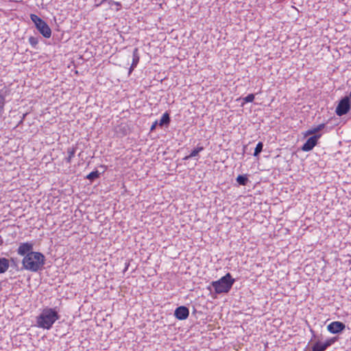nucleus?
Here are the masks:
<instances>
[{
	"label": "nucleus",
	"mask_w": 351,
	"mask_h": 351,
	"mask_svg": "<svg viewBox=\"0 0 351 351\" xmlns=\"http://www.w3.org/2000/svg\"><path fill=\"white\" fill-rule=\"evenodd\" d=\"M60 308L58 306L53 308L45 307L36 317V326L43 329L50 330L54 323L60 319Z\"/></svg>",
	"instance_id": "1"
},
{
	"label": "nucleus",
	"mask_w": 351,
	"mask_h": 351,
	"mask_svg": "<svg viewBox=\"0 0 351 351\" xmlns=\"http://www.w3.org/2000/svg\"><path fill=\"white\" fill-rule=\"evenodd\" d=\"M45 261V257L41 252L30 253L23 257L22 260V269L32 272H38L43 269Z\"/></svg>",
	"instance_id": "2"
},
{
	"label": "nucleus",
	"mask_w": 351,
	"mask_h": 351,
	"mask_svg": "<svg viewBox=\"0 0 351 351\" xmlns=\"http://www.w3.org/2000/svg\"><path fill=\"white\" fill-rule=\"evenodd\" d=\"M235 281L231 274L227 273L218 280L212 281L210 285L217 294L227 293L231 290Z\"/></svg>",
	"instance_id": "3"
},
{
	"label": "nucleus",
	"mask_w": 351,
	"mask_h": 351,
	"mask_svg": "<svg viewBox=\"0 0 351 351\" xmlns=\"http://www.w3.org/2000/svg\"><path fill=\"white\" fill-rule=\"evenodd\" d=\"M310 332L312 335V337L308 343L315 341V343L313 344L310 351H326L329 347L333 345L339 339L337 337H333L328 338L324 341H322L319 339V337L316 335L315 330L311 328H310Z\"/></svg>",
	"instance_id": "4"
},
{
	"label": "nucleus",
	"mask_w": 351,
	"mask_h": 351,
	"mask_svg": "<svg viewBox=\"0 0 351 351\" xmlns=\"http://www.w3.org/2000/svg\"><path fill=\"white\" fill-rule=\"evenodd\" d=\"M30 19L34 23L38 30L44 37L49 38L51 36V29L43 19L34 14L30 15Z\"/></svg>",
	"instance_id": "5"
},
{
	"label": "nucleus",
	"mask_w": 351,
	"mask_h": 351,
	"mask_svg": "<svg viewBox=\"0 0 351 351\" xmlns=\"http://www.w3.org/2000/svg\"><path fill=\"white\" fill-rule=\"evenodd\" d=\"M34 243L32 242H24L21 243L19 245L18 249L16 250V252L19 255L25 257L27 254L30 253H34Z\"/></svg>",
	"instance_id": "6"
},
{
	"label": "nucleus",
	"mask_w": 351,
	"mask_h": 351,
	"mask_svg": "<svg viewBox=\"0 0 351 351\" xmlns=\"http://www.w3.org/2000/svg\"><path fill=\"white\" fill-rule=\"evenodd\" d=\"M345 328V324L339 321L332 322L327 326L328 331L334 335L341 334Z\"/></svg>",
	"instance_id": "7"
},
{
	"label": "nucleus",
	"mask_w": 351,
	"mask_h": 351,
	"mask_svg": "<svg viewBox=\"0 0 351 351\" xmlns=\"http://www.w3.org/2000/svg\"><path fill=\"white\" fill-rule=\"evenodd\" d=\"M350 103L347 98L343 97L336 108V114L340 117L346 114L350 109Z\"/></svg>",
	"instance_id": "8"
},
{
	"label": "nucleus",
	"mask_w": 351,
	"mask_h": 351,
	"mask_svg": "<svg viewBox=\"0 0 351 351\" xmlns=\"http://www.w3.org/2000/svg\"><path fill=\"white\" fill-rule=\"evenodd\" d=\"M189 315V309L185 306H180L174 311V316L179 320H184Z\"/></svg>",
	"instance_id": "9"
},
{
	"label": "nucleus",
	"mask_w": 351,
	"mask_h": 351,
	"mask_svg": "<svg viewBox=\"0 0 351 351\" xmlns=\"http://www.w3.org/2000/svg\"><path fill=\"white\" fill-rule=\"evenodd\" d=\"M320 135H315L313 136L310 137L306 141V142L303 145L302 150L305 152L311 150L317 144V141Z\"/></svg>",
	"instance_id": "10"
},
{
	"label": "nucleus",
	"mask_w": 351,
	"mask_h": 351,
	"mask_svg": "<svg viewBox=\"0 0 351 351\" xmlns=\"http://www.w3.org/2000/svg\"><path fill=\"white\" fill-rule=\"evenodd\" d=\"M9 267V260L5 258H0V274L5 273Z\"/></svg>",
	"instance_id": "11"
},
{
	"label": "nucleus",
	"mask_w": 351,
	"mask_h": 351,
	"mask_svg": "<svg viewBox=\"0 0 351 351\" xmlns=\"http://www.w3.org/2000/svg\"><path fill=\"white\" fill-rule=\"evenodd\" d=\"M138 61H139V56L138 55V49L136 48V49H134V50L133 51V61H132V64L130 67V72H131L132 70H133L134 68L136 67Z\"/></svg>",
	"instance_id": "12"
},
{
	"label": "nucleus",
	"mask_w": 351,
	"mask_h": 351,
	"mask_svg": "<svg viewBox=\"0 0 351 351\" xmlns=\"http://www.w3.org/2000/svg\"><path fill=\"white\" fill-rule=\"evenodd\" d=\"M203 147H197V148L193 149L189 155L185 156L184 159L188 160L189 158H196L198 156L199 153L203 150Z\"/></svg>",
	"instance_id": "13"
},
{
	"label": "nucleus",
	"mask_w": 351,
	"mask_h": 351,
	"mask_svg": "<svg viewBox=\"0 0 351 351\" xmlns=\"http://www.w3.org/2000/svg\"><path fill=\"white\" fill-rule=\"evenodd\" d=\"M170 121V118H169V116L167 113H165L162 114L160 120V122H159V125L160 126L165 125V124H167L169 123Z\"/></svg>",
	"instance_id": "14"
},
{
	"label": "nucleus",
	"mask_w": 351,
	"mask_h": 351,
	"mask_svg": "<svg viewBox=\"0 0 351 351\" xmlns=\"http://www.w3.org/2000/svg\"><path fill=\"white\" fill-rule=\"evenodd\" d=\"M75 148L72 147V148H69L67 149V154H68V156L67 158H66V161L68 162H71V158L74 156L75 155Z\"/></svg>",
	"instance_id": "15"
},
{
	"label": "nucleus",
	"mask_w": 351,
	"mask_h": 351,
	"mask_svg": "<svg viewBox=\"0 0 351 351\" xmlns=\"http://www.w3.org/2000/svg\"><path fill=\"white\" fill-rule=\"evenodd\" d=\"M237 182L239 185H246L250 181L248 177H237Z\"/></svg>",
	"instance_id": "16"
},
{
	"label": "nucleus",
	"mask_w": 351,
	"mask_h": 351,
	"mask_svg": "<svg viewBox=\"0 0 351 351\" xmlns=\"http://www.w3.org/2000/svg\"><path fill=\"white\" fill-rule=\"evenodd\" d=\"M263 144L261 142H259L255 148L254 156H258L263 150Z\"/></svg>",
	"instance_id": "17"
},
{
	"label": "nucleus",
	"mask_w": 351,
	"mask_h": 351,
	"mask_svg": "<svg viewBox=\"0 0 351 351\" xmlns=\"http://www.w3.org/2000/svg\"><path fill=\"white\" fill-rule=\"evenodd\" d=\"M243 99L245 101V102H252L254 99V95L249 94L245 97H244Z\"/></svg>",
	"instance_id": "18"
},
{
	"label": "nucleus",
	"mask_w": 351,
	"mask_h": 351,
	"mask_svg": "<svg viewBox=\"0 0 351 351\" xmlns=\"http://www.w3.org/2000/svg\"><path fill=\"white\" fill-rule=\"evenodd\" d=\"M5 104V99L3 96L0 95V115H1L3 111V106Z\"/></svg>",
	"instance_id": "19"
},
{
	"label": "nucleus",
	"mask_w": 351,
	"mask_h": 351,
	"mask_svg": "<svg viewBox=\"0 0 351 351\" xmlns=\"http://www.w3.org/2000/svg\"><path fill=\"white\" fill-rule=\"evenodd\" d=\"M29 42L32 46H36L38 43L37 39L32 36L29 38Z\"/></svg>",
	"instance_id": "20"
},
{
	"label": "nucleus",
	"mask_w": 351,
	"mask_h": 351,
	"mask_svg": "<svg viewBox=\"0 0 351 351\" xmlns=\"http://www.w3.org/2000/svg\"><path fill=\"white\" fill-rule=\"evenodd\" d=\"M10 262L12 264L11 265L14 268H16L18 267V261L16 258H11Z\"/></svg>",
	"instance_id": "21"
},
{
	"label": "nucleus",
	"mask_w": 351,
	"mask_h": 351,
	"mask_svg": "<svg viewBox=\"0 0 351 351\" xmlns=\"http://www.w3.org/2000/svg\"><path fill=\"white\" fill-rule=\"evenodd\" d=\"M319 132L317 127L313 128L307 131V134H313Z\"/></svg>",
	"instance_id": "22"
},
{
	"label": "nucleus",
	"mask_w": 351,
	"mask_h": 351,
	"mask_svg": "<svg viewBox=\"0 0 351 351\" xmlns=\"http://www.w3.org/2000/svg\"><path fill=\"white\" fill-rule=\"evenodd\" d=\"M99 173L98 171H92L90 172L88 176H99Z\"/></svg>",
	"instance_id": "23"
},
{
	"label": "nucleus",
	"mask_w": 351,
	"mask_h": 351,
	"mask_svg": "<svg viewBox=\"0 0 351 351\" xmlns=\"http://www.w3.org/2000/svg\"><path fill=\"white\" fill-rule=\"evenodd\" d=\"M317 129L319 130V131H320L323 128H324L325 125L324 123H322V124H320V125H317Z\"/></svg>",
	"instance_id": "24"
},
{
	"label": "nucleus",
	"mask_w": 351,
	"mask_h": 351,
	"mask_svg": "<svg viewBox=\"0 0 351 351\" xmlns=\"http://www.w3.org/2000/svg\"><path fill=\"white\" fill-rule=\"evenodd\" d=\"M157 124H158L157 121H156L154 123H153V125L151 127V130L152 131L154 130L156 128Z\"/></svg>",
	"instance_id": "25"
},
{
	"label": "nucleus",
	"mask_w": 351,
	"mask_h": 351,
	"mask_svg": "<svg viewBox=\"0 0 351 351\" xmlns=\"http://www.w3.org/2000/svg\"><path fill=\"white\" fill-rule=\"evenodd\" d=\"M129 265H130V263H125V268H124L123 271H127V270H128Z\"/></svg>",
	"instance_id": "26"
},
{
	"label": "nucleus",
	"mask_w": 351,
	"mask_h": 351,
	"mask_svg": "<svg viewBox=\"0 0 351 351\" xmlns=\"http://www.w3.org/2000/svg\"><path fill=\"white\" fill-rule=\"evenodd\" d=\"M345 97L347 98L350 102H351V90H350L349 95L346 96Z\"/></svg>",
	"instance_id": "27"
},
{
	"label": "nucleus",
	"mask_w": 351,
	"mask_h": 351,
	"mask_svg": "<svg viewBox=\"0 0 351 351\" xmlns=\"http://www.w3.org/2000/svg\"><path fill=\"white\" fill-rule=\"evenodd\" d=\"M86 178H88V179H90V181H92V180H94V178H96L97 177H92V176H90V177H86Z\"/></svg>",
	"instance_id": "28"
}]
</instances>
